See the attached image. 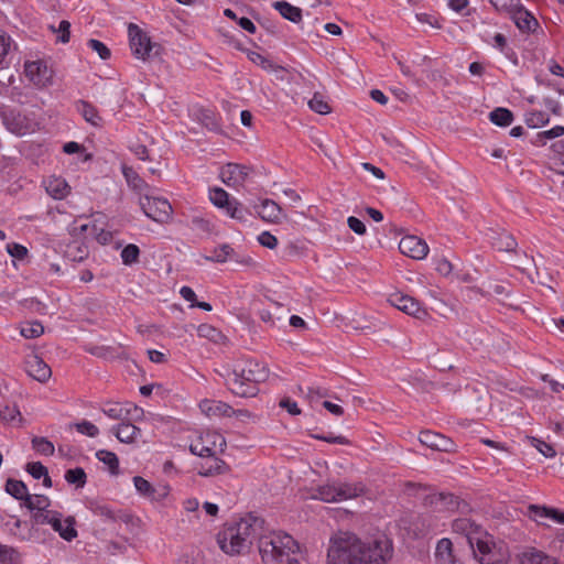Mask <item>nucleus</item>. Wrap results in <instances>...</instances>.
<instances>
[{
  "mask_svg": "<svg viewBox=\"0 0 564 564\" xmlns=\"http://www.w3.org/2000/svg\"><path fill=\"white\" fill-rule=\"evenodd\" d=\"M393 556V543L384 534L359 538L344 532L333 539L327 564H388Z\"/></svg>",
  "mask_w": 564,
  "mask_h": 564,
  "instance_id": "obj_1",
  "label": "nucleus"
},
{
  "mask_svg": "<svg viewBox=\"0 0 564 564\" xmlns=\"http://www.w3.org/2000/svg\"><path fill=\"white\" fill-rule=\"evenodd\" d=\"M268 375V369L254 359L237 360L220 372L228 390L240 398L256 397L259 384L265 381Z\"/></svg>",
  "mask_w": 564,
  "mask_h": 564,
  "instance_id": "obj_2",
  "label": "nucleus"
},
{
  "mask_svg": "<svg viewBox=\"0 0 564 564\" xmlns=\"http://www.w3.org/2000/svg\"><path fill=\"white\" fill-rule=\"evenodd\" d=\"M261 524V520L252 517L227 524L217 534L219 547L229 555L242 554L249 550L253 539L258 536Z\"/></svg>",
  "mask_w": 564,
  "mask_h": 564,
  "instance_id": "obj_3",
  "label": "nucleus"
},
{
  "mask_svg": "<svg viewBox=\"0 0 564 564\" xmlns=\"http://www.w3.org/2000/svg\"><path fill=\"white\" fill-rule=\"evenodd\" d=\"M258 547L265 564H279L299 551L297 542L288 533L270 532L258 536Z\"/></svg>",
  "mask_w": 564,
  "mask_h": 564,
  "instance_id": "obj_4",
  "label": "nucleus"
},
{
  "mask_svg": "<svg viewBox=\"0 0 564 564\" xmlns=\"http://www.w3.org/2000/svg\"><path fill=\"white\" fill-rule=\"evenodd\" d=\"M470 549L480 564H508L510 558L508 547L503 543L495 542L487 532Z\"/></svg>",
  "mask_w": 564,
  "mask_h": 564,
  "instance_id": "obj_5",
  "label": "nucleus"
},
{
  "mask_svg": "<svg viewBox=\"0 0 564 564\" xmlns=\"http://www.w3.org/2000/svg\"><path fill=\"white\" fill-rule=\"evenodd\" d=\"M364 491L365 488L361 484L333 482L317 487L312 497L324 502H341L357 498Z\"/></svg>",
  "mask_w": 564,
  "mask_h": 564,
  "instance_id": "obj_6",
  "label": "nucleus"
},
{
  "mask_svg": "<svg viewBox=\"0 0 564 564\" xmlns=\"http://www.w3.org/2000/svg\"><path fill=\"white\" fill-rule=\"evenodd\" d=\"M209 199L214 206L221 209L227 216L238 221H247L250 213L236 198H230L229 194L221 187L209 189Z\"/></svg>",
  "mask_w": 564,
  "mask_h": 564,
  "instance_id": "obj_7",
  "label": "nucleus"
},
{
  "mask_svg": "<svg viewBox=\"0 0 564 564\" xmlns=\"http://www.w3.org/2000/svg\"><path fill=\"white\" fill-rule=\"evenodd\" d=\"M199 258L215 263L229 262L236 267H248L253 263V259L250 256L240 254L236 249H204ZM196 263L203 264L200 259H197Z\"/></svg>",
  "mask_w": 564,
  "mask_h": 564,
  "instance_id": "obj_8",
  "label": "nucleus"
},
{
  "mask_svg": "<svg viewBox=\"0 0 564 564\" xmlns=\"http://www.w3.org/2000/svg\"><path fill=\"white\" fill-rule=\"evenodd\" d=\"M140 206L147 217L158 223H166L172 215L170 202L162 197L144 195L140 197Z\"/></svg>",
  "mask_w": 564,
  "mask_h": 564,
  "instance_id": "obj_9",
  "label": "nucleus"
},
{
  "mask_svg": "<svg viewBox=\"0 0 564 564\" xmlns=\"http://www.w3.org/2000/svg\"><path fill=\"white\" fill-rule=\"evenodd\" d=\"M251 172L249 166L228 163L220 167L219 177L226 186L239 191L245 187Z\"/></svg>",
  "mask_w": 564,
  "mask_h": 564,
  "instance_id": "obj_10",
  "label": "nucleus"
},
{
  "mask_svg": "<svg viewBox=\"0 0 564 564\" xmlns=\"http://www.w3.org/2000/svg\"><path fill=\"white\" fill-rule=\"evenodd\" d=\"M130 48L138 59L147 61L150 57L154 44L147 32L138 25L130 23L128 26Z\"/></svg>",
  "mask_w": 564,
  "mask_h": 564,
  "instance_id": "obj_11",
  "label": "nucleus"
},
{
  "mask_svg": "<svg viewBox=\"0 0 564 564\" xmlns=\"http://www.w3.org/2000/svg\"><path fill=\"white\" fill-rule=\"evenodd\" d=\"M24 76L39 88H44L53 83V70L42 59L26 61L24 63Z\"/></svg>",
  "mask_w": 564,
  "mask_h": 564,
  "instance_id": "obj_12",
  "label": "nucleus"
},
{
  "mask_svg": "<svg viewBox=\"0 0 564 564\" xmlns=\"http://www.w3.org/2000/svg\"><path fill=\"white\" fill-rule=\"evenodd\" d=\"M462 505L466 507V503L462 502L458 497L453 494H430L424 498V506L431 508L435 512H453L460 510Z\"/></svg>",
  "mask_w": 564,
  "mask_h": 564,
  "instance_id": "obj_13",
  "label": "nucleus"
},
{
  "mask_svg": "<svg viewBox=\"0 0 564 564\" xmlns=\"http://www.w3.org/2000/svg\"><path fill=\"white\" fill-rule=\"evenodd\" d=\"M452 531L456 534L464 535L470 547H475V543L486 533L479 524L468 518L455 519L452 522Z\"/></svg>",
  "mask_w": 564,
  "mask_h": 564,
  "instance_id": "obj_14",
  "label": "nucleus"
},
{
  "mask_svg": "<svg viewBox=\"0 0 564 564\" xmlns=\"http://www.w3.org/2000/svg\"><path fill=\"white\" fill-rule=\"evenodd\" d=\"M389 302L398 310L417 319H424L429 315L427 311L422 307L415 299L409 295L400 293L392 294L389 297Z\"/></svg>",
  "mask_w": 564,
  "mask_h": 564,
  "instance_id": "obj_15",
  "label": "nucleus"
},
{
  "mask_svg": "<svg viewBox=\"0 0 564 564\" xmlns=\"http://www.w3.org/2000/svg\"><path fill=\"white\" fill-rule=\"evenodd\" d=\"M419 441L424 446L440 452H452L455 446L451 438L432 431H422Z\"/></svg>",
  "mask_w": 564,
  "mask_h": 564,
  "instance_id": "obj_16",
  "label": "nucleus"
},
{
  "mask_svg": "<svg viewBox=\"0 0 564 564\" xmlns=\"http://www.w3.org/2000/svg\"><path fill=\"white\" fill-rule=\"evenodd\" d=\"M42 185L46 194L56 200L66 198L70 193V186L62 176L50 175L42 181Z\"/></svg>",
  "mask_w": 564,
  "mask_h": 564,
  "instance_id": "obj_17",
  "label": "nucleus"
},
{
  "mask_svg": "<svg viewBox=\"0 0 564 564\" xmlns=\"http://www.w3.org/2000/svg\"><path fill=\"white\" fill-rule=\"evenodd\" d=\"M98 220L96 219L93 224H79L76 225L73 230H80V234L84 235L85 238L93 236L95 241L101 246L109 245L112 242V234L108 230H105L102 226H99Z\"/></svg>",
  "mask_w": 564,
  "mask_h": 564,
  "instance_id": "obj_18",
  "label": "nucleus"
},
{
  "mask_svg": "<svg viewBox=\"0 0 564 564\" xmlns=\"http://www.w3.org/2000/svg\"><path fill=\"white\" fill-rule=\"evenodd\" d=\"M434 560L436 564H463L455 555L453 542L448 538L437 541Z\"/></svg>",
  "mask_w": 564,
  "mask_h": 564,
  "instance_id": "obj_19",
  "label": "nucleus"
},
{
  "mask_svg": "<svg viewBox=\"0 0 564 564\" xmlns=\"http://www.w3.org/2000/svg\"><path fill=\"white\" fill-rule=\"evenodd\" d=\"M57 511L54 510H42L33 512L31 516V527L28 531V533H20L19 539L21 540H32L36 538L37 525H44V524H52V521L55 517Z\"/></svg>",
  "mask_w": 564,
  "mask_h": 564,
  "instance_id": "obj_20",
  "label": "nucleus"
},
{
  "mask_svg": "<svg viewBox=\"0 0 564 564\" xmlns=\"http://www.w3.org/2000/svg\"><path fill=\"white\" fill-rule=\"evenodd\" d=\"M229 471V466L214 454L197 466V473L204 477L223 475Z\"/></svg>",
  "mask_w": 564,
  "mask_h": 564,
  "instance_id": "obj_21",
  "label": "nucleus"
},
{
  "mask_svg": "<svg viewBox=\"0 0 564 564\" xmlns=\"http://www.w3.org/2000/svg\"><path fill=\"white\" fill-rule=\"evenodd\" d=\"M75 520L72 517L63 519L62 513L56 512L53 521L52 529L59 534V536L66 541H72L77 536V531L74 528Z\"/></svg>",
  "mask_w": 564,
  "mask_h": 564,
  "instance_id": "obj_22",
  "label": "nucleus"
},
{
  "mask_svg": "<svg viewBox=\"0 0 564 564\" xmlns=\"http://www.w3.org/2000/svg\"><path fill=\"white\" fill-rule=\"evenodd\" d=\"M510 18L521 32H533L538 26V21L531 12H529L523 4L517 9Z\"/></svg>",
  "mask_w": 564,
  "mask_h": 564,
  "instance_id": "obj_23",
  "label": "nucleus"
},
{
  "mask_svg": "<svg viewBox=\"0 0 564 564\" xmlns=\"http://www.w3.org/2000/svg\"><path fill=\"white\" fill-rule=\"evenodd\" d=\"M26 371L35 380L45 382L51 377V368L37 356L26 360Z\"/></svg>",
  "mask_w": 564,
  "mask_h": 564,
  "instance_id": "obj_24",
  "label": "nucleus"
},
{
  "mask_svg": "<svg viewBox=\"0 0 564 564\" xmlns=\"http://www.w3.org/2000/svg\"><path fill=\"white\" fill-rule=\"evenodd\" d=\"M200 410L208 416H231L236 411L226 402L205 400L199 404Z\"/></svg>",
  "mask_w": 564,
  "mask_h": 564,
  "instance_id": "obj_25",
  "label": "nucleus"
},
{
  "mask_svg": "<svg viewBox=\"0 0 564 564\" xmlns=\"http://www.w3.org/2000/svg\"><path fill=\"white\" fill-rule=\"evenodd\" d=\"M259 216L269 223H276L282 217L281 207L271 199H263L261 203L254 207Z\"/></svg>",
  "mask_w": 564,
  "mask_h": 564,
  "instance_id": "obj_26",
  "label": "nucleus"
},
{
  "mask_svg": "<svg viewBox=\"0 0 564 564\" xmlns=\"http://www.w3.org/2000/svg\"><path fill=\"white\" fill-rule=\"evenodd\" d=\"M15 47L14 40L7 32L0 30V70L9 67Z\"/></svg>",
  "mask_w": 564,
  "mask_h": 564,
  "instance_id": "obj_27",
  "label": "nucleus"
},
{
  "mask_svg": "<svg viewBox=\"0 0 564 564\" xmlns=\"http://www.w3.org/2000/svg\"><path fill=\"white\" fill-rule=\"evenodd\" d=\"M77 111L82 115L84 120L94 127L102 126V118L99 115L97 108L84 100H79L76 104Z\"/></svg>",
  "mask_w": 564,
  "mask_h": 564,
  "instance_id": "obj_28",
  "label": "nucleus"
},
{
  "mask_svg": "<svg viewBox=\"0 0 564 564\" xmlns=\"http://www.w3.org/2000/svg\"><path fill=\"white\" fill-rule=\"evenodd\" d=\"M113 434L121 443H132L141 434V430L131 423L122 422L113 427Z\"/></svg>",
  "mask_w": 564,
  "mask_h": 564,
  "instance_id": "obj_29",
  "label": "nucleus"
},
{
  "mask_svg": "<svg viewBox=\"0 0 564 564\" xmlns=\"http://www.w3.org/2000/svg\"><path fill=\"white\" fill-rule=\"evenodd\" d=\"M12 131L19 135H24L34 132L37 128V122L25 115L18 113L12 120Z\"/></svg>",
  "mask_w": 564,
  "mask_h": 564,
  "instance_id": "obj_30",
  "label": "nucleus"
},
{
  "mask_svg": "<svg viewBox=\"0 0 564 564\" xmlns=\"http://www.w3.org/2000/svg\"><path fill=\"white\" fill-rule=\"evenodd\" d=\"M520 564H561L554 557L534 549L523 552L520 555Z\"/></svg>",
  "mask_w": 564,
  "mask_h": 564,
  "instance_id": "obj_31",
  "label": "nucleus"
},
{
  "mask_svg": "<svg viewBox=\"0 0 564 564\" xmlns=\"http://www.w3.org/2000/svg\"><path fill=\"white\" fill-rule=\"evenodd\" d=\"M273 8L286 20L299 23L302 20V10L286 1H275Z\"/></svg>",
  "mask_w": 564,
  "mask_h": 564,
  "instance_id": "obj_32",
  "label": "nucleus"
},
{
  "mask_svg": "<svg viewBox=\"0 0 564 564\" xmlns=\"http://www.w3.org/2000/svg\"><path fill=\"white\" fill-rule=\"evenodd\" d=\"M6 491L11 495L13 498L18 500H23L25 502L26 497L30 496L28 492L26 485L17 479H8L6 482Z\"/></svg>",
  "mask_w": 564,
  "mask_h": 564,
  "instance_id": "obj_33",
  "label": "nucleus"
},
{
  "mask_svg": "<svg viewBox=\"0 0 564 564\" xmlns=\"http://www.w3.org/2000/svg\"><path fill=\"white\" fill-rule=\"evenodd\" d=\"M489 119L496 126L508 127L513 120V115L507 108H497L490 112Z\"/></svg>",
  "mask_w": 564,
  "mask_h": 564,
  "instance_id": "obj_34",
  "label": "nucleus"
},
{
  "mask_svg": "<svg viewBox=\"0 0 564 564\" xmlns=\"http://www.w3.org/2000/svg\"><path fill=\"white\" fill-rule=\"evenodd\" d=\"M489 2L498 13L507 14L508 17L522 4L521 0H489Z\"/></svg>",
  "mask_w": 564,
  "mask_h": 564,
  "instance_id": "obj_35",
  "label": "nucleus"
},
{
  "mask_svg": "<svg viewBox=\"0 0 564 564\" xmlns=\"http://www.w3.org/2000/svg\"><path fill=\"white\" fill-rule=\"evenodd\" d=\"M395 237H400L398 247H427V243L421 237L405 234L403 230H397Z\"/></svg>",
  "mask_w": 564,
  "mask_h": 564,
  "instance_id": "obj_36",
  "label": "nucleus"
},
{
  "mask_svg": "<svg viewBox=\"0 0 564 564\" xmlns=\"http://www.w3.org/2000/svg\"><path fill=\"white\" fill-rule=\"evenodd\" d=\"M96 457L109 467L112 475H117L119 470V459L112 452L100 449L96 453Z\"/></svg>",
  "mask_w": 564,
  "mask_h": 564,
  "instance_id": "obj_37",
  "label": "nucleus"
},
{
  "mask_svg": "<svg viewBox=\"0 0 564 564\" xmlns=\"http://www.w3.org/2000/svg\"><path fill=\"white\" fill-rule=\"evenodd\" d=\"M550 121L549 115L541 110H532L525 115V123L530 128H539L547 124Z\"/></svg>",
  "mask_w": 564,
  "mask_h": 564,
  "instance_id": "obj_38",
  "label": "nucleus"
},
{
  "mask_svg": "<svg viewBox=\"0 0 564 564\" xmlns=\"http://www.w3.org/2000/svg\"><path fill=\"white\" fill-rule=\"evenodd\" d=\"M247 57L249 58L250 62L260 66L264 70L275 72L280 69L279 66H275L269 58H267L258 52L247 51Z\"/></svg>",
  "mask_w": 564,
  "mask_h": 564,
  "instance_id": "obj_39",
  "label": "nucleus"
},
{
  "mask_svg": "<svg viewBox=\"0 0 564 564\" xmlns=\"http://www.w3.org/2000/svg\"><path fill=\"white\" fill-rule=\"evenodd\" d=\"M24 506L32 512L47 510L50 506V499L42 495H36L34 497L30 495L26 497Z\"/></svg>",
  "mask_w": 564,
  "mask_h": 564,
  "instance_id": "obj_40",
  "label": "nucleus"
},
{
  "mask_svg": "<svg viewBox=\"0 0 564 564\" xmlns=\"http://www.w3.org/2000/svg\"><path fill=\"white\" fill-rule=\"evenodd\" d=\"M32 447L35 452L44 456H52L55 447L46 437L35 436L32 438Z\"/></svg>",
  "mask_w": 564,
  "mask_h": 564,
  "instance_id": "obj_41",
  "label": "nucleus"
},
{
  "mask_svg": "<svg viewBox=\"0 0 564 564\" xmlns=\"http://www.w3.org/2000/svg\"><path fill=\"white\" fill-rule=\"evenodd\" d=\"M86 473L82 467H76L73 469H68L65 473V480L68 484L76 485L77 488H83L86 484Z\"/></svg>",
  "mask_w": 564,
  "mask_h": 564,
  "instance_id": "obj_42",
  "label": "nucleus"
},
{
  "mask_svg": "<svg viewBox=\"0 0 564 564\" xmlns=\"http://www.w3.org/2000/svg\"><path fill=\"white\" fill-rule=\"evenodd\" d=\"M308 107L311 110L319 115H327L330 112L328 102L318 93L314 94V96L308 100Z\"/></svg>",
  "mask_w": 564,
  "mask_h": 564,
  "instance_id": "obj_43",
  "label": "nucleus"
},
{
  "mask_svg": "<svg viewBox=\"0 0 564 564\" xmlns=\"http://www.w3.org/2000/svg\"><path fill=\"white\" fill-rule=\"evenodd\" d=\"M133 484H134L137 491L140 495H142L147 498L156 499V497L154 495L155 489L147 479L142 478L141 476H135V477H133Z\"/></svg>",
  "mask_w": 564,
  "mask_h": 564,
  "instance_id": "obj_44",
  "label": "nucleus"
},
{
  "mask_svg": "<svg viewBox=\"0 0 564 564\" xmlns=\"http://www.w3.org/2000/svg\"><path fill=\"white\" fill-rule=\"evenodd\" d=\"M44 333V327L40 322L25 323L21 326L20 334L25 338H37Z\"/></svg>",
  "mask_w": 564,
  "mask_h": 564,
  "instance_id": "obj_45",
  "label": "nucleus"
},
{
  "mask_svg": "<svg viewBox=\"0 0 564 564\" xmlns=\"http://www.w3.org/2000/svg\"><path fill=\"white\" fill-rule=\"evenodd\" d=\"M102 412L112 420H126L130 415V410L118 403L110 404L102 409Z\"/></svg>",
  "mask_w": 564,
  "mask_h": 564,
  "instance_id": "obj_46",
  "label": "nucleus"
},
{
  "mask_svg": "<svg viewBox=\"0 0 564 564\" xmlns=\"http://www.w3.org/2000/svg\"><path fill=\"white\" fill-rule=\"evenodd\" d=\"M122 173L129 186L137 191L143 189L145 184L143 180L137 174V172L133 171V169L124 166L122 169Z\"/></svg>",
  "mask_w": 564,
  "mask_h": 564,
  "instance_id": "obj_47",
  "label": "nucleus"
},
{
  "mask_svg": "<svg viewBox=\"0 0 564 564\" xmlns=\"http://www.w3.org/2000/svg\"><path fill=\"white\" fill-rule=\"evenodd\" d=\"M457 262H454L447 258L437 259L435 263V270L444 276H448L449 274L454 275L455 270H457Z\"/></svg>",
  "mask_w": 564,
  "mask_h": 564,
  "instance_id": "obj_48",
  "label": "nucleus"
},
{
  "mask_svg": "<svg viewBox=\"0 0 564 564\" xmlns=\"http://www.w3.org/2000/svg\"><path fill=\"white\" fill-rule=\"evenodd\" d=\"M88 351L91 355L104 359H113L120 357V354H118L113 347L109 346H94L89 348Z\"/></svg>",
  "mask_w": 564,
  "mask_h": 564,
  "instance_id": "obj_49",
  "label": "nucleus"
},
{
  "mask_svg": "<svg viewBox=\"0 0 564 564\" xmlns=\"http://www.w3.org/2000/svg\"><path fill=\"white\" fill-rule=\"evenodd\" d=\"M19 558V552L8 545L0 544V563L11 564Z\"/></svg>",
  "mask_w": 564,
  "mask_h": 564,
  "instance_id": "obj_50",
  "label": "nucleus"
},
{
  "mask_svg": "<svg viewBox=\"0 0 564 564\" xmlns=\"http://www.w3.org/2000/svg\"><path fill=\"white\" fill-rule=\"evenodd\" d=\"M528 514L529 517L534 520L535 522L543 524V519H547V507L545 506H538V505H530L528 507Z\"/></svg>",
  "mask_w": 564,
  "mask_h": 564,
  "instance_id": "obj_51",
  "label": "nucleus"
},
{
  "mask_svg": "<svg viewBox=\"0 0 564 564\" xmlns=\"http://www.w3.org/2000/svg\"><path fill=\"white\" fill-rule=\"evenodd\" d=\"M51 30L57 34V41L62 43H67L69 41V29L70 23L66 20H62L58 24V28L50 26Z\"/></svg>",
  "mask_w": 564,
  "mask_h": 564,
  "instance_id": "obj_52",
  "label": "nucleus"
},
{
  "mask_svg": "<svg viewBox=\"0 0 564 564\" xmlns=\"http://www.w3.org/2000/svg\"><path fill=\"white\" fill-rule=\"evenodd\" d=\"M197 332H198V335L200 337H205V338H208L213 341H217L218 338L221 337V334L220 332L213 327L212 325H208V324H202L198 326L197 328Z\"/></svg>",
  "mask_w": 564,
  "mask_h": 564,
  "instance_id": "obj_53",
  "label": "nucleus"
},
{
  "mask_svg": "<svg viewBox=\"0 0 564 564\" xmlns=\"http://www.w3.org/2000/svg\"><path fill=\"white\" fill-rule=\"evenodd\" d=\"M88 47L96 52L101 59L110 57V50L99 40L91 39L87 42Z\"/></svg>",
  "mask_w": 564,
  "mask_h": 564,
  "instance_id": "obj_54",
  "label": "nucleus"
},
{
  "mask_svg": "<svg viewBox=\"0 0 564 564\" xmlns=\"http://www.w3.org/2000/svg\"><path fill=\"white\" fill-rule=\"evenodd\" d=\"M76 430L89 437H96L99 434L98 427L89 421H82L75 424Z\"/></svg>",
  "mask_w": 564,
  "mask_h": 564,
  "instance_id": "obj_55",
  "label": "nucleus"
},
{
  "mask_svg": "<svg viewBox=\"0 0 564 564\" xmlns=\"http://www.w3.org/2000/svg\"><path fill=\"white\" fill-rule=\"evenodd\" d=\"M415 18H416L417 22H420L422 24H429L430 26H432L434 29L442 28V23L440 22L438 18L435 14L421 12V13H416Z\"/></svg>",
  "mask_w": 564,
  "mask_h": 564,
  "instance_id": "obj_56",
  "label": "nucleus"
},
{
  "mask_svg": "<svg viewBox=\"0 0 564 564\" xmlns=\"http://www.w3.org/2000/svg\"><path fill=\"white\" fill-rule=\"evenodd\" d=\"M20 415L15 405L0 403V419L3 421H13Z\"/></svg>",
  "mask_w": 564,
  "mask_h": 564,
  "instance_id": "obj_57",
  "label": "nucleus"
},
{
  "mask_svg": "<svg viewBox=\"0 0 564 564\" xmlns=\"http://www.w3.org/2000/svg\"><path fill=\"white\" fill-rule=\"evenodd\" d=\"M313 438L324 441L330 444H340V445H347L349 441L343 436V435H334L333 433H329L327 435L323 434H312Z\"/></svg>",
  "mask_w": 564,
  "mask_h": 564,
  "instance_id": "obj_58",
  "label": "nucleus"
},
{
  "mask_svg": "<svg viewBox=\"0 0 564 564\" xmlns=\"http://www.w3.org/2000/svg\"><path fill=\"white\" fill-rule=\"evenodd\" d=\"M26 471L33 478L40 479L47 473V468L40 462H32L26 465Z\"/></svg>",
  "mask_w": 564,
  "mask_h": 564,
  "instance_id": "obj_59",
  "label": "nucleus"
},
{
  "mask_svg": "<svg viewBox=\"0 0 564 564\" xmlns=\"http://www.w3.org/2000/svg\"><path fill=\"white\" fill-rule=\"evenodd\" d=\"M564 134V127L563 126H554L550 130L542 131L538 134V139L542 141V143H545V140L547 139H554L562 137Z\"/></svg>",
  "mask_w": 564,
  "mask_h": 564,
  "instance_id": "obj_60",
  "label": "nucleus"
},
{
  "mask_svg": "<svg viewBox=\"0 0 564 564\" xmlns=\"http://www.w3.org/2000/svg\"><path fill=\"white\" fill-rule=\"evenodd\" d=\"M189 451L192 454L205 459L214 454L213 449L208 446H205L202 442L191 444Z\"/></svg>",
  "mask_w": 564,
  "mask_h": 564,
  "instance_id": "obj_61",
  "label": "nucleus"
},
{
  "mask_svg": "<svg viewBox=\"0 0 564 564\" xmlns=\"http://www.w3.org/2000/svg\"><path fill=\"white\" fill-rule=\"evenodd\" d=\"M21 304L33 311V312H36V313H40V314H44L45 313V308L46 306L40 302L39 300L34 299V297H31V299H24L21 301Z\"/></svg>",
  "mask_w": 564,
  "mask_h": 564,
  "instance_id": "obj_62",
  "label": "nucleus"
},
{
  "mask_svg": "<svg viewBox=\"0 0 564 564\" xmlns=\"http://www.w3.org/2000/svg\"><path fill=\"white\" fill-rule=\"evenodd\" d=\"M140 249H122L121 259L127 265L135 263L139 259Z\"/></svg>",
  "mask_w": 564,
  "mask_h": 564,
  "instance_id": "obj_63",
  "label": "nucleus"
},
{
  "mask_svg": "<svg viewBox=\"0 0 564 564\" xmlns=\"http://www.w3.org/2000/svg\"><path fill=\"white\" fill-rule=\"evenodd\" d=\"M347 224L348 227L357 235H364L366 232L365 224L357 217H348Z\"/></svg>",
  "mask_w": 564,
  "mask_h": 564,
  "instance_id": "obj_64",
  "label": "nucleus"
}]
</instances>
